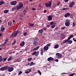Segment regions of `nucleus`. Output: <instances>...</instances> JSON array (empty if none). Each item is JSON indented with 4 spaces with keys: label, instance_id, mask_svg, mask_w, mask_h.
<instances>
[{
    "label": "nucleus",
    "instance_id": "1",
    "mask_svg": "<svg viewBox=\"0 0 76 76\" xmlns=\"http://www.w3.org/2000/svg\"><path fill=\"white\" fill-rule=\"evenodd\" d=\"M23 4H19V6H17L15 7H13L12 8V11H14L16 10V9H17V10H19V9H21L22 7H23Z\"/></svg>",
    "mask_w": 76,
    "mask_h": 76
},
{
    "label": "nucleus",
    "instance_id": "2",
    "mask_svg": "<svg viewBox=\"0 0 76 76\" xmlns=\"http://www.w3.org/2000/svg\"><path fill=\"white\" fill-rule=\"evenodd\" d=\"M18 33L19 34V35H20L22 34V33H21V32L20 31H19V32H18V31H17L16 32H14L12 34V35L10 36V38H13V37H16Z\"/></svg>",
    "mask_w": 76,
    "mask_h": 76
},
{
    "label": "nucleus",
    "instance_id": "3",
    "mask_svg": "<svg viewBox=\"0 0 76 76\" xmlns=\"http://www.w3.org/2000/svg\"><path fill=\"white\" fill-rule=\"evenodd\" d=\"M33 39L34 40L33 44L34 45H36L38 43V42H39V39H38V38L35 37L33 38Z\"/></svg>",
    "mask_w": 76,
    "mask_h": 76
},
{
    "label": "nucleus",
    "instance_id": "4",
    "mask_svg": "<svg viewBox=\"0 0 76 76\" xmlns=\"http://www.w3.org/2000/svg\"><path fill=\"white\" fill-rule=\"evenodd\" d=\"M56 58L58 59H60L62 57V55L59 53H57L56 54Z\"/></svg>",
    "mask_w": 76,
    "mask_h": 76
},
{
    "label": "nucleus",
    "instance_id": "5",
    "mask_svg": "<svg viewBox=\"0 0 76 76\" xmlns=\"http://www.w3.org/2000/svg\"><path fill=\"white\" fill-rule=\"evenodd\" d=\"M8 68V66H5L1 67L0 70L1 71H3L4 70H7Z\"/></svg>",
    "mask_w": 76,
    "mask_h": 76
},
{
    "label": "nucleus",
    "instance_id": "6",
    "mask_svg": "<svg viewBox=\"0 0 76 76\" xmlns=\"http://www.w3.org/2000/svg\"><path fill=\"white\" fill-rule=\"evenodd\" d=\"M65 26H69L70 24V21H68V20H66V22L65 23Z\"/></svg>",
    "mask_w": 76,
    "mask_h": 76
},
{
    "label": "nucleus",
    "instance_id": "7",
    "mask_svg": "<svg viewBox=\"0 0 76 76\" xmlns=\"http://www.w3.org/2000/svg\"><path fill=\"white\" fill-rule=\"evenodd\" d=\"M51 2L50 1L48 4L46 3L45 4L46 7H50L51 6Z\"/></svg>",
    "mask_w": 76,
    "mask_h": 76
},
{
    "label": "nucleus",
    "instance_id": "8",
    "mask_svg": "<svg viewBox=\"0 0 76 76\" xmlns=\"http://www.w3.org/2000/svg\"><path fill=\"white\" fill-rule=\"evenodd\" d=\"M7 67L8 71L9 72H12V71L13 70V69H14L13 67H9L8 66H7Z\"/></svg>",
    "mask_w": 76,
    "mask_h": 76
},
{
    "label": "nucleus",
    "instance_id": "9",
    "mask_svg": "<svg viewBox=\"0 0 76 76\" xmlns=\"http://www.w3.org/2000/svg\"><path fill=\"white\" fill-rule=\"evenodd\" d=\"M39 55V52L38 51H37V52L36 51H35L34 52H33V53L32 54V55L33 56L34 55H35V56H38Z\"/></svg>",
    "mask_w": 76,
    "mask_h": 76
},
{
    "label": "nucleus",
    "instance_id": "10",
    "mask_svg": "<svg viewBox=\"0 0 76 76\" xmlns=\"http://www.w3.org/2000/svg\"><path fill=\"white\" fill-rule=\"evenodd\" d=\"M75 5V2L73 1L69 5V7H72L73 6Z\"/></svg>",
    "mask_w": 76,
    "mask_h": 76
},
{
    "label": "nucleus",
    "instance_id": "11",
    "mask_svg": "<svg viewBox=\"0 0 76 76\" xmlns=\"http://www.w3.org/2000/svg\"><path fill=\"white\" fill-rule=\"evenodd\" d=\"M10 3L11 5H12V6H15V5H16V4H17V2H16V1H15L11 2Z\"/></svg>",
    "mask_w": 76,
    "mask_h": 76
},
{
    "label": "nucleus",
    "instance_id": "12",
    "mask_svg": "<svg viewBox=\"0 0 76 76\" xmlns=\"http://www.w3.org/2000/svg\"><path fill=\"white\" fill-rule=\"evenodd\" d=\"M52 18L53 17H52V15H49L48 16V21H50V20H52Z\"/></svg>",
    "mask_w": 76,
    "mask_h": 76
},
{
    "label": "nucleus",
    "instance_id": "13",
    "mask_svg": "<svg viewBox=\"0 0 76 76\" xmlns=\"http://www.w3.org/2000/svg\"><path fill=\"white\" fill-rule=\"evenodd\" d=\"M1 30H0V32H3L4 31V29H5V28L4 27V26H2L1 27Z\"/></svg>",
    "mask_w": 76,
    "mask_h": 76
},
{
    "label": "nucleus",
    "instance_id": "14",
    "mask_svg": "<svg viewBox=\"0 0 76 76\" xmlns=\"http://www.w3.org/2000/svg\"><path fill=\"white\" fill-rule=\"evenodd\" d=\"M25 42L22 41L20 43V45L21 46V47H23V46L25 45Z\"/></svg>",
    "mask_w": 76,
    "mask_h": 76
},
{
    "label": "nucleus",
    "instance_id": "15",
    "mask_svg": "<svg viewBox=\"0 0 76 76\" xmlns=\"http://www.w3.org/2000/svg\"><path fill=\"white\" fill-rule=\"evenodd\" d=\"M70 15V14L69 12H68L64 15V17L66 18L68 17V16H69Z\"/></svg>",
    "mask_w": 76,
    "mask_h": 76
},
{
    "label": "nucleus",
    "instance_id": "16",
    "mask_svg": "<svg viewBox=\"0 0 76 76\" xmlns=\"http://www.w3.org/2000/svg\"><path fill=\"white\" fill-rule=\"evenodd\" d=\"M54 60V59L51 57H50L48 58L47 59L48 61H52V60Z\"/></svg>",
    "mask_w": 76,
    "mask_h": 76
},
{
    "label": "nucleus",
    "instance_id": "17",
    "mask_svg": "<svg viewBox=\"0 0 76 76\" xmlns=\"http://www.w3.org/2000/svg\"><path fill=\"white\" fill-rule=\"evenodd\" d=\"M59 47V45H58V44H56V45H55L54 46V48L56 49L57 48H58Z\"/></svg>",
    "mask_w": 76,
    "mask_h": 76
},
{
    "label": "nucleus",
    "instance_id": "18",
    "mask_svg": "<svg viewBox=\"0 0 76 76\" xmlns=\"http://www.w3.org/2000/svg\"><path fill=\"white\" fill-rule=\"evenodd\" d=\"M48 47L45 46L44 48V50L45 51H46V50H48Z\"/></svg>",
    "mask_w": 76,
    "mask_h": 76
},
{
    "label": "nucleus",
    "instance_id": "19",
    "mask_svg": "<svg viewBox=\"0 0 76 76\" xmlns=\"http://www.w3.org/2000/svg\"><path fill=\"white\" fill-rule=\"evenodd\" d=\"M39 46L37 47L36 48H35L33 49V51H36L39 48Z\"/></svg>",
    "mask_w": 76,
    "mask_h": 76
},
{
    "label": "nucleus",
    "instance_id": "20",
    "mask_svg": "<svg viewBox=\"0 0 76 76\" xmlns=\"http://www.w3.org/2000/svg\"><path fill=\"white\" fill-rule=\"evenodd\" d=\"M13 58L12 56H10L9 58L7 59L8 61H10V60H12Z\"/></svg>",
    "mask_w": 76,
    "mask_h": 76
},
{
    "label": "nucleus",
    "instance_id": "21",
    "mask_svg": "<svg viewBox=\"0 0 76 76\" xmlns=\"http://www.w3.org/2000/svg\"><path fill=\"white\" fill-rule=\"evenodd\" d=\"M9 10H4V13H8V12H9Z\"/></svg>",
    "mask_w": 76,
    "mask_h": 76
},
{
    "label": "nucleus",
    "instance_id": "22",
    "mask_svg": "<svg viewBox=\"0 0 76 76\" xmlns=\"http://www.w3.org/2000/svg\"><path fill=\"white\" fill-rule=\"evenodd\" d=\"M28 25H29V26H31V27L34 26V24L31 23H29Z\"/></svg>",
    "mask_w": 76,
    "mask_h": 76
},
{
    "label": "nucleus",
    "instance_id": "23",
    "mask_svg": "<svg viewBox=\"0 0 76 76\" xmlns=\"http://www.w3.org/2000/svg\"><path fill=\"white\" fill-rule=\"evenodd\" d=\"M35 64V63H34L33 62H31L30 63V66H33V65H34Z\"/></svg>",
    "mask_w": 76,
    "mask_h": 76
},
{
    "label": "nucleus",
    "instance_id": "24",
    "mask_svg": "<svg viewBox=\"0 0 76 76\" xmlns=\"http://www.w3.org/2000/svg\"><path fill=\"white\" fill-rule=\"evenodd\" d=\"M3 61V57L0 56V62H2Z\"/></svg>",
    "mask_w": 76,
    "mask_h": 76
},
{
    "label": "nucleus",
    "instance_id": "25",
    "mask_svg": "<svg viewBox=\"0 0 76 76\" xmlns=\"http://www.w3.org/2000/svg\"><path fill=\"white\" fill-rule=\"evenodd\" d=\"M39 34H42V33L43 32V31H42V30L41 29L39 31Z\"/></svg>",
    "mask_w": 76,
    "mask_h": 76
},
{
    "label": "nucleus",
    "instance_id": "26",
    "mask_svg": "<svg viewBox=\"0 0 76 76\" xmlns=\"http://www.w3.org/2000/svg\"><path fill=\"white\" fill-rule=\"evenodd\" d=\"M4 1H1L0 2V5H2L3 4H4Z\"/></svg>",
    "mask_w": 76,
    "mask_h": 76
},
{
    "label": "nucleus",
    "instance_id": "27",
    "mask_svg": "<svg viewBox=\"0 0 76 76\" xmlns=\"http://www.w3.org/2000/svg\"><path fill=\"white\" fill-rule=\"evenodd\" d=\"M32 60V58H29L28 59V61H31V60Z\"/></svg>",
    "mask_w": 76,
    "mask_h": 76
},
{
    "label": "nucleus",
    "instance_id": "28",
    "mask_svg": "<svg viewBox=\"0 0 76 76\" xmlns=\"http://www.w3.org/2000/svg\"><path fill=\"white\" fill-rule=\"evenodd\" d=\"M56 26V25L54 24L53 25H52L51 26V28H55V27Z\"/></svg>",
    "mask_w": 76,
    "mask_h": 76
},
{
    "label": "nucleus",
    "instance_id": "29",
    "mask_svg": "<svg viewBox=\"0 0 76 76\" xmlns=\"http://www.w3.org/2000/svg\"><path fill=\"white\" fill-rule=\"evenodd\" d=\"M72 40H69L68 41V42L69 44H72Z\"/></svg>",
    "mask_w": 76,
    "mask_h": 76
},
{
    "label": "nucleus",
    "instance_id": "30",
    "mask_svg": "<svg viewBox=\"0 0 76 76\" xmlns=\"http://www.w3.org/2000/svg\"><path fill=\"white\" fill-rule=\"evenodd\" d=\"M67 40H65L63 42V43L64 44H65V43H66L67 42Z\"/></svg>",
    "mask_w": 76,
    "mask_h": 76
},
{
    "label": "nucleus",
    "instance_id": "31",
    "mask_svg": "<svg viewBox=\"0 0 76 76\" xmlns=\"http://www.w3.org/2000/svg\"><path fill=\"white\" fill-rule=\"evenodd\" d=\"M22 72L21 71H20L19 72V73H18V75H21V74H22Z\"/></svg>",
    "mask_w": 76,
    "mask_h": 76
},
{
    "label": "nucleus",
    "instance_id": "32",
    "mask_svg": "<svg viewBox=\"0 0 76 76\" xmlns=\"http://www.w3.org/2000/svg\"><path fill=\"white\" fill-rule=\"evenodd\" d=\"M42 31H43L44 32V31H45V30H46V28L45 27V28H43L42 29Z\"/></svg>",
    "mask_w": 76,
    "mask_h": 76
},
{
    "label": "nucleus",
    "instance_id": "33",
    "mask_svg": "<svg viewBox=\"0 0 76 76\" xmlns=\"http://www.w3.org/2000/svg\"><path fill=\"white\" fill-rule=\"evenodd\" d=\"M12 24V22L11 21H9L8 23V25L9 26H10Z\"/></svg>",
    "mask_w": 76,
    "mask_h": 76
},
{
    "label": "nucleus",
    "instance_id": "34",
    "mask_svg": "<svg viewBox=\"0 0 76 76\" xmlns=\"http://www.w3.org/2000/svg\"><path fill=\"white\" fill-rule=\"evenodd\" d=\"M68 8H64L62 9V10H67L68 9Z\"/></svg>",
    "mask_w": 76,
    "mask_h": 76
},
{
    "label": "nucleus",
    "instance_id": "35",
    "mask_svg": "<svg viewBox=\"0 0 76 76\" xmlns=\"http://www.w3.org/2000/svg\"><path fill=\"white\" fill-rule=\"evenodd\" d=\"M70 39H71V38L70 37H69L66 40L68 41L69 40H70Z\"/></svg>",
    "mask_w": 76,
    "mask_h": 76
},
{
    "label": "nucleus",
    "instance_id": "36",
    "mask_svg": "<svg viewBox=\"0 0 76 76\" xmlns=\"http://www.w3.org/2000/svg\"><path fill=\"white\" fill-rule=\"evenodd\" d=\"M75 73H73V74H72L69 75V76H73V75H75Z\"/></svg>",
    "mask_w": 76,
    "mask_h": 76
},
{
    "label": "nucleus",
    "instance_id": "37",
    "mask_svg": "<svg viewBox=\"0 0 76 76\" xmlns=\"http://www.w3.org/2000/svg\"><path fill=\"white\" fill-rule=\"evenodd\" d=\"M51 43L48 44L47 45V46H48V47H50V46H51Z\"/></svg>",
    "mask_w": 76,
    "mask_h": 76
},
{
    "label": "nucleus",
    "instance_id": "38",
    "mask_svg": "<svg viewBox=\"0 0 76 76\" xmlns=\"http://www.w3.org/2000/svg\"><path fill=\"white\" fill-rule=\"evenodd\" d=\"M75 26V23L74 22L73 23H72V27H74Z\"/></svg>",
    "mask_w": 76,
    "mask_h": 76
},
{
    "label": "nucleus",
    "instance_id": "39",
    "mask_svg": "<svg viewBox=\"0 0 76 76\" xmlns=\"http://www.w3.org/2000/svg\"><path fill=\"white\" fill-rule=\"evenodd\" d=\"M74 37V36L73 35H71L70 36V37L71 38H73Z\"/></svg>",
    "mask_w": 76,
    "mask_h": 76
},
{
    "label": "nucleus",
    "instance_id": "40",
    "mask_svg": "<svg viewBox=\"0 0 76 76\" xmlns=\"http://www.w3.org/2000/svg\"><path fill=\"white\" fill-rule=\"evenodd\" d=\"M7 60V58H4L3 61H6Z\"/></svg>",
    "mask_w": 76,
    "mask_h": 76
},
{
    "label": "nucleus",
    "instance_id": "41",
    "mask_svg": "<svg viewBox=\"0 0 76 76\" xmlns=\"http://www.w3.org/2000/svg\"><path fill=\"white\" fill-rule=\"evenodd\" d=\"M54 24V22H52L50 23V25H53Z\"/></svg>",
    "mask_w": 76,
    "mask_h": 76
},
{
    "label": "nucleus",
    "instance_id": "42",
    "mask_svg": "<svg viewBox=\"0 0 76 76\" xmlns=\"http://www.w3.org/2000/svg\"><path fill=\"white\" fill-rule=\"evenodd\" d=\"M23 35H24V36H26V35H27V33H26V32H25L24 33Z\"/></svg>",
    "mask_w": 76,
    "mask_h": 76
},
{
    "label": "nucleus",
    "instance_id": "43",
    "mask_svg": "<svg viewBox=\"0 0 76 76\" xmlns=\"http://www.w3.org/2000/svg\"><path fill=\"white\" fill-rule=\"evenodd\" d=\"M55 61H56V62H58V59H56L55 60Z\"/></svg>",
    "mask_w": 76,
    "mask_h": 76
},
{
    "label": "nucleus",
    "instance_id": "44",
    "mask_svg": "<svg viewBox=\"0 0 76 76\" xmlns=\"http://www.w3.org/2000/svg\"><path fill=\"white\" fill-rule=\"evenodd\" d=\"M59 4H60V2H58L57 3V6H58V5H59Z\"/></svg>",
    "mask_w": 76,
    "mask_h": 76
},
{
    "label": "nucleus",
    "instance_id": "45",
    "mask_svg": "<svg viewBox=\"0 0 76 76\" xmlns=\"http://www.w3.org/2000/svg\"><path fill=\"white\" fill-rule=\"evenodd\" d=\"M16 43V41H14V42L12 43V45H14V44H15Z\"/></svg>",
    "mask_w": 76,
    "mask_h": 76
},
{
    "label": "nucleus",
    "instance_id": "46",
    "mask_svg": "<svg viewBox=\"0 0 76 76\" xmlns=\"http://www.w3.org/2000/svg\"><path fill=\"white\" fill-rule=\"evenodd\" d=\"M65 29V27L64 26L62 27L61 28V29Z\"/></svg>",
    "mask_w": 76,
    "mask_h": 76
},
{
    "label": "nucleus",
    "instance_id": "47",
    "mask_svg": "<svg viewBox=\"0 0 76 76\" xmlns=\"http://www.w3.org/2000/svg\"><path fill=\"white\" fill-rule=\"evenodd\" d=\"M46 26L47 27V28H49L50 27V25H46Z\"/></svg>",
    "mask_w": 76,
    "mask_h": 76
},
{
    "label": "nucleus",
    "instance_id": "48",
    "mask_svg": "<svg viewBox=\"0 0 76 76\" xmlns=\"http://www.w3.org/2000/svg\"><path fill=\"white\" fill-rule=\"evenodd\" d=\"M30 73V72L26 71L25 72V73H26V74H28V73Z\"/></svg>",
    "mask_w": 76,
    "mask_h": 76
},
{
    "label": "nucleus",
    "instance_id": "49",
    "mask_svg": "<svg viewBox=\"0 0 76 76\" xmlns=\"http://www.w3.org/2000/svg\"><path fill=\"white\" fill-rule=\"evenodd\" d=\"M8 41H9L8 39H7L5 40V41L7 42H8Z\"/></svg>",
    "mask_w": 76,
    "mask_h": 76
},
{
    "label": "nucleus",
    "instance_id": "50",
    "mask_svg": "<svg viewBox=\"0 0 76 76\" xmlns=\"http://www.w3.org/2000/svg\"><path fill=\"white\" fill-rule=\"evenodd\" d=\"M41 55H42L43 54V52L42 51H41L40 53Z\"/></svg>",
    "mask_w": 76,
    "mask_h": 76
},
{
    "label": "nucleus",
    "instance_id": "51",
    "mask_svg": "<svg viewBox=\"0 0 76 76\" xmlns=\"http://www.w3.org/2000/svg\"><path fill=\"white\" fill-rule=\"evenodd\" d=\"M20 17H23V15H22V14H20Z\"/></svg>",
    "mask_w": 76,
    "mask_h": 76
},
{
    "label": "nucleus",
    "instance_id": "52",
    "mask_svg": "<svg viewBox=\"0 0 76 76\" xmlns=\"http://www.w3.org/2000/svg\"><path fill=\"white\" fill-rule=\"evenodd\" d=\"M31 70H32V69H29V72H30V73L31 72Z\"/></svg>",
    "mask_w": 76,
    "mask_h": 76
},
{
    "label": "nucleus",
    "instance_id": "53",
    "mask_svg": "<svg viewBox=\"0 0 76 76\" xmlns=\"http://www.w3.org/2000/svg\"><path fill=\"white\" fill-rule=\"evenodd\" d=\"M69 1V0H65L64 1V2H67V1Z\"/></svg>",
    "mask_w": 76,
    "mask_h": 76
},
{
    "label": "nucleus",
    "instance_id": "54",
    "mask_svg": "<svg viewBox=\"0 0 76 76\" xmlns=\"http://www.w3.org/2000/svg\"><path fill=\"white\" fill-rule=\"evenodd\" d=\"M36 10L35 9V8H33L32 9V10Z\"/></svg>",
    "mask_w": 76,
    "mask_h": 76
},
{
    "label": "nucleus",
    "instance_id": "55",
    "mask_svg": "<svg viewBox=\"0 0 76 76\" xmlns=\"http://www.w3.org/2000/svg\"><path fill=\"white\" fill-rule=\"evenodd\" d=\"M64 43H63V42L61 43V45H63Z\"/></svg>",
    "mask_w": 76,
    "mask_h": 76
},
{
    "label": "nucleus",
    "instance_id": "56",
    "mask_svg": "<svg viewBox=\"0 0 76 76\" xmlns=\"http://www.w3.org/2000/svg\"><path fill=\"white\" fill-rule=\"evenodd\" d=\"M7 42H6V41H5L4 42V44H7Z\"/></svg>",
    "mask_w": 76,
    "mask_h": 76
},
{
    "label": "nucleus",
    "instance_id": "57",
    "mask_svg": "<svg viewBox=\"0 0 76 76\" xmlns=\"http://www.w3.org/2000/svg\"><path fill=\"white\" fill-rule=\"evenodd\" d=\"M46 12H47V10H45L44 11V13H46Z\"/></svg>",
    "mask_w": 76,
    "mask_h": 76
},
{
    "label": "nucleus",
    "instance_id": "58",
    "mask_svg": "<svg viewBox=\"0 0 76 76\" xmlns=\"http://www.w3.org/2000/svg\"><path fill=\"white\" fill-rule=\"evenodd\" d=\"M28 48H26L25 49V51H26V50H28Z\"/></svg>",
    "mask_w": 76,
    "mask_h": 76
},
{
    "label": "nucleus",
    "instance_id": "59",
    "mask_svg": "<svg viewBox=\"0 0 76 76\" xmlns=\"http://www.w3.org/2000/svg\"><path fill=\"white\" fill-rule=\"evenodd\" d=\"M40 72H41L40 71H38L37 72V73H39Z\"/></svg>",
    "mask_w": 76,
    "mask_h": 76
},
{
    "label": "nucleus",
    "instance_id": "60",
    "mask_svg": "<svg viewBox=\"0 0 76 76\" xmlns=\"http://www.w3.org/2000/svg\"><path fill=\"white\" fill-rule=\"evenodd\" d=\"M2 35V34H1L0 33V37H1Z\"/></svg>",
    "mask_w": 76,
    "mask_h": 76
},
{
    "label": "nucleus",
    "instance_id": "61",
    "mask_svg": "<svg viewBox=\"0 0 76 76\" xmlns=\"http://www.w3.org/2000/svg\"><path fill=\"white\" fill-rule=\"evenodd\" d=\"M39 74L40 75H41V72H40L39 73Z\"/></svg>",
    "mask_w": 76,
    "mask_h": 76
},
{
    "label": "nucleus",
    "instance_id": "62",
    "mask_svg": "<svg viewBox=\"0 0 76 76\" xmlns=\"http://www.w3.org/2000/svg\"><path fill=\"white\" fill-rule=\"evenodd\" d=\"M13 22H14V23L15 22V20H13Z\"/></svg>",
    "mask_w": 76,
    "mask_h": 76
},
{
    "label": "nucleus",
    "instance_id": "63",
    "mask_svg": "<svg viewBox=\"0 0 76 76\" xmlns=\"http://www.w3.org/2000/svg\"><path fill=\"white\" fill-rule=\"evenodd\" d=\"M2 22V21L1 20H0V23Z\"/></svg>",
    "mask_w": 76,
    "mask_h": 76
},
{
    "label": "nucleus",
    "instance_id": "64",
    "mask_svg": "<svg viewBox=\"0 0 76 76\" xmlns=\"http://www.w3.org/2000/svg\"><path fill=\"white\" fill-rule=\"evenodd\" d=\"M2 76H5L4 74L2 75Z\"/></svg>",
    "mask_w": 76,
    "mask_h": 76
}]
</instances>
